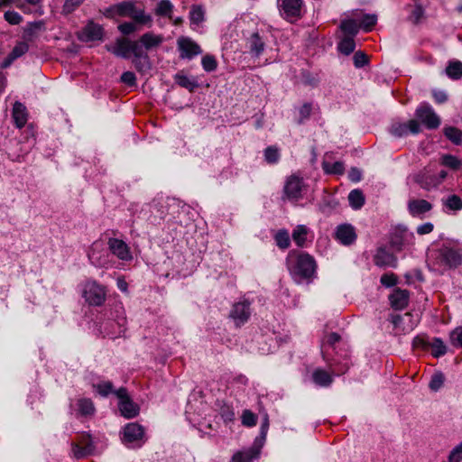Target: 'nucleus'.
Here are the masks:
<instances>
[{
    "mask_svg": "<svg viewBox=\"0 0 462 462\" xmlns=\"http://www.w3.org/2000/svg\"><path fill=\"white\" fill-rule=\"evenodd\" d=\"M106 291L104 286L96 281H87L83 284L82 297L91 306H101L106 300Z\"/></svg>",
    "mask_w": 462,
    "mask_h": 462,
    "instance_id": "7ed1b4c3",
    "label": "nucleus"
},
{
    "mask_svg": "<svg viewBox=\"0 0 462 462\" xmlns=\"http://www.w3.org/2000/svg\"><path fill=\"white\" fill-rule=\"evenodd\" d=\"M431 208L432 205L425 199H412L408 203V209L414 217L429 212Z\"/></svg>",
    "mask_w": 462,
    "mask_h": 462,
    "instance_id": "412c9836",
    "label": "nucleus"
},
{
    "mask_svg": "<svg viewBox=\"0 0 462 462\" xmlns=\"http://www.w3.org/2000/svg\"><path fill=\"white\" fill-rule=\"evenodd\" d=\"M29 51V44L27 42H17L7 57L1 64L2 69L8 68L15 60L24 55Z\"/></svg>",
    "mask_w": 462,
    "mask_h": 462,
    "instance_id": "4468645a",
    "label": "nucleus"
},
{
    "mask_svg": "<svg viewBox=\"0 0 462 462\" xmlns=\"http://www.w3.org/2000/svg\"><path fill=\"white\" fill-rule=\"evenodd\" d=\"M5 19L7 23L13 25L19 24L23 21L22 16L17 12L14 11L5 12Z\"/></svg>",
    "mask_w": 462,
    "mask_h": 462,
    "instance_id": "13d9d810",
    "label": "nucleus"
},
{
    "mask_svg": "<svg viewBox=\"0 0 462 462\" xmlns=\"http://www.w3.org/2000/svg\"><path fill=\"white\" fill-rule=\"evenodd\" d=\"M12 117L17 128H23L28 120L26 107L20 102H15L13 106Z\"/></svg>",
    "mask_w": 462,
    "mask_h": 462,
    "instance_id": "a211bd4d",
    "label": "nucleus"
},
{
    "mask_svg": "<svg viewBox=\"0 0 462 462\" xmlns=\"http://www.w3.org/2000/svg\"><path fill=\"white\" fill-rule=\"evenodd\" d=\"M103 37V28L97 23H88L80 33V39L84 42H94L101 40Z\"/></svg>",
    "mask_w": 462,
    "mask_h": 462,
    "instance_id": "2eb2a0df",
    "label": "nucleus"
},
{
    "mask_svg": "<svg viewBox=\"0 0 462 462\" xmlns=\"http://www.w3.org/2000/svg\"><path fill=\"white\" fill-rule=\"evenodd\" d=\"M273 238H274L276 245L280 249L285 250V249L289 248V246L291 245V238H290L289 232H288V230H286L284 228L279 229L275 233Z\"/></svg>",
    "mask_w": 462,
    "mask_h": 462,
    "instance_id": "473e14b6",
    "label": "nucleus"
},
{
    "mask_svg": "<svg viewBox=\"0 0 462 462\" xmlns=\"http://www.w3.org/2000/svg\"><path fill=\"white\" fill-rule=\"evenodd\" d=\"M175 82L189 91H193L196 88H198V83L195 79L189 78L187 75L182 72L177 73L174 76Z\"/></svg>",
    "mask_w": 462,
    "mask_h": 462,
    "instance_id": "72a5a7b5",
    "label": "nucleus"
},
{
    "mask_svg": "<svg viewBox=\"0 0 462 462\" xmlns=\"http://www.w3.org/2000/svg\"><path fill=\"white\" fill-rule=\"evenodd\" d=\"M114 9L118 15L130 17L136 23L149 25L152 23V16L145 14L143 9L137 8L134 2H122L115 5Z\"/></svg>",
    "mask_w": 462,
    "mask_h": 462,
    "instance_id": "f03ea898",
    "label": "nucleus"
},
{
    "mask_svg": "<svg viewBox=\"0 0 462 462\" xmlns=\"http://www.w3.org/2000/svg\"><path fill=\"white\" fill-rule=\"evenodd\" d=\"M286 263L291 275L297 282L310 278L315 273L316 262L309 254L291 251Z\"/></svg>",
    "mask_w": 462,
    "mask_h": 462,
    "instance_id": "f257e3e1",
    "label": "nucleus"
},
{
    "mask_svg": "<svg viewBox=\"0 0 462 462\" xmlns=\"http://www.w3.org/2000/svg\"><path fill=\"white\" fill-rule=\"evenodd\" d=\"M334 235L335 239L346 246L353 245L357 238L355 226L348 223L338 225Z\"/></svg>",
    "mask_w": 462,
    "mask_h": 462,
    "instance_id": "9b49d317",
    "label": "nucleus"
},
{
    "mask_svg": "<svg viewBox=\"0 0 462 462\" xmlns=\"http://www.w3.org/2000/svg\"><path fill=\"white\" fill-rule=\"evenodd\" d=\"M414 180L425 189H430L439 184L438 178L430 174L428 171H421L418 173L414 176Z\"/></svg>",
    "mask_w": 462,
    "mask_h": 462,
    "instance_id": "4be33fe9",
    "label": "nucleus"
},
{
    "mask_svg": "<svg viewBox=\"0 0 462 462\" xmlns=\"http://www.w3.org/2000/svg\"><path fill=\"white\" fill-rule=\"evenodd\" d=\"M392 323L396 328H400L403 333H408L413 330L417 325L415 321H412V315L411 313H405L402 316H393Z\"/></svg>",
    "mask_w": 462,
    "mask_h": 462,
    "instance_id": "dca6fc26",
    "label": "nucleus"
},
{
    "mask_svg": "<svg viewBox=\"0 0 462 462\" xmlns=\"http://www.w3.org/2000/svg\"><path fill=\"white\" fill-rule=\"evenodd\" d=\"M110 252L119 260L129 262L133 259V255L128 245L118 238H109L107 242Z\"/></svg>",
    "mask_w": 462,
    "mask_h": 462,
    "instance_id": "f8f14e48",
    "label": "nucleus"
},
{
    "mask_svg": "<svg viewBox=\"0 0 462 462\" xmlns=\"http://www.w3.org/2000/svg\"><path fill=\"white\" fill-rule=\"evenodd\" d=\"M242 424L245 427H254L257 422V416L250 410H245L241 416Z\"/></svg>",
    "mask_w": 462,
    "mask_h": 462,
    "instance_id": "09e8293b",
    "label": "nucleus"
},
{
    "mask_svg": "<svg viewBox=\"0 0 462 462\" xmlns=\"http://www.w3.org/2000/svg\"><path fill=\"white\" fill-rule=\"evenodd\" d=\"M130 52H132L135 58L134 62L137 69H140V64L143 62V64H148V56L143 53L142 45L139 42H131L130 41Z\"/></svg>",
    "mask_w": 462,
    "mask_h": 462,
    "instance_id": "b1692460",
    "label": "nucleus"
},
{
    "mask_svg": "<svg viewBox=\"0 0 462 462\" xmlns=\"http://www.w3.org/2000/svg\"><path fill=\"white\" fill-rule=\"evenodd\" d=\"M43 27L42 22H35L33 23H30L25 29H24V38L28 41H32L37 31L41 30Z\"/></svg>",
    "mask_w": 462,
    "mask_h": 462,
    "instance_id": "8fccbe9b",
    "label": "nucleus"
},
{
    "mask_svg": "<svg viewBox=\"0 0 462 462\" xmlns=\"http://www.w3.org/2000/svg\"><path fill=\"white\" fill-rule=\"evenodd\" d=\"M102 245L98 242L93 243L88 255L90 262L96 266H104L106 262L97 255V253L101 249Z\"/></svg>",
    "mask_w": 462,
    "mask_h": 462,
    "instance_id": "58836bf2",
    "label": "nucleus"
},
{
    "mask_svg": "<svg viewBox=\"0 0 462 462\" xmlns=\"http://www.w3.org/2000/svg\"><path fill=\"white\" fill-rule=\"evenodd\" d=\"M439 260L448 268H456L462 263V253L458 249L442 246L439 250Z\"/></svg>",
    "mask_w": 462,
    "mask_h": 462,
    "instance_id": "1a4fd4ad",
    "label": "nucleus"
},
{
    "mask_svg": "<svg viewBox=\"0 0 462 462\" xmlns=\"http://www.w3.org/2000/svg\"><path fill=\"white\" fill-rule=\"evenodd\" d=\"M177 48L180 58L182 60H192L202 53L201 47L190 37L180 36L177 39Z\"/></svg>",
    "mask_w": 462,
    "mask_h": 462,
    "instance_id": "39448f33",
    "label": "nucleus"
},
{
    "mask_svg": "<svg viewBox=\"0 0 462 462\" xmlns=\"http://www.w3.org/2000/svg\"><path fill=\"white\" fill-rule=\"evenodd\" d=\"M354 64L356 68H362L367 63V56L361 51H357L355 53L354 57Z\"/></svg>",
    "mask_w": 462,
    "mask_h": 462,
    "instance_id": "052dcab7",
    "label": "nucleus"
},
{
    "mask_svg": "<svg viewBox=\"0 0 462 462\" xmlns=\"http://www.w3.org/2000/svg\"><path fill=\"white\" fill-rule=\"evenodd\" d=\"M302 0H283L282 7L287 17H296L300 14Z\"/></svg>",
    "mask_w": 462,
    "mask_h": 462,
    "instance_id": "5701e85b",
    "label": "nucleus"
},
{
    "mask_svg": "<svg viewBox=\"0 0 462 462\" xmlns=\"http://www.w3.org/2000/svg\"><path fill=\"white\" fill-rule=\"evenodd\" d=\"M322 169L328 174H338L344 173L345 165L342 162H329L328 161L322 162Z\"/></svg>",
    "mask_w": 462,
    "mask_h": 462,
    "instance_id": "f704fd0d",
    "label": "nucleus"
},
{
    "mask_svg": "<svg viewBox=\"0 0 462 462\" xmlns=\"http://www.w3.org/2000/svg\"><path fill=\"white\" fill-rule=\"evenodd\" d=\"M304 189L303 180L297 175H291L285 182L284 196L289 200H298L302 198Z\"/></svg>",
    "mask_w": 462,
    "mask_h": 462,
    "instance_id": "0eeeda50",
    "label": "nucleus"
},
{
    "mask_svg": "<svg viewBox=\"0 0 462 462\" xmlns=\"http://www.w3.org/2000/svg\"><path fill=\"white\" fill-rule=\"evenodd\" d=\"M264 158L268 163H276L280 159V152L278 148L269 146L264 151Z\"/></svg>",
    "mask_w": 462,
    "mask_h": 462,
    "instance_id": "3c124183",
    "label": "nucleus"
},
{
    "mask_svg": "<svg viewBox=\"0 0 462 462\" xmlns=\"http://www.w3.org/2000/svg\"><path fill=\"white\" fill-rule=\"evenodd\" d=\"M107 50L116 56L127 58L130 53V40L126 38L117 39L114 45L107 46Z\"/></svg>",
    "mask_w": 462,
    "mask_h": 462,
    "instance_id": "aec40b11",
    "label": "nucleus"
},
{
    "mask_svg": "<svg viewBox=\"0 0 462 462\" xmlns=\"http://www.w3.org/2000/svg\"><path fill=\"white\" fill-rule=\"evenodd\" d=\"M94 389L102 396H107L114 392L113 383L109 381H103L93 385Z\"/></svg>",
    "mask_w": 462,
    "mask_h": 462,
    "instance_id": "a18cd8bd",
    "label": "nucleus"
},
{
    "mask_svg": "<svg viewBox=\"0 0 462 462\" xmlns=\"http://www.w3.org/2000/svg\"><path fill=\"white\" fill-rule=\"evenodd\" d=\"M121 81L128 86H134L136 82V77L134 72L125 71L121 76Z\"/></svg>",
    "mask_w": 462,
    "mask_h": 462,
    "instance_id": "0e129e2a",
    "label": "nucleus"
},
{
    "mask_svg": "<svg viewBox=\"0 0 462 462\" xmlns=\"http://www.w3.org/2000/svg\"><path fill=\"white\" fill-rule=\"evenodd\" d=\"M445 377L444 374L440 372L435 373L430 381L429 387L433 392H438L444 383Z\"/></svg>",
    "mask_w": 462,
    "mask_h": 462,
    "instance_id": "de8ad7c7",
    "label": "nucleus"
},
{
    "mask_svg": "<svg viewBox=\"0 0 462 462\" xmlns=\"http://www.w3.org/2000/svg\"><path fill=\"white\" fill-rule=\"evenodd\" d=\"M251 303L248 300H242L235 303L230 310L229 317L236 326L240 327L249 319L251 316Z\"/></svg>",
    "mask_w": 462,
    "mask_h": 462,
    "instance_id": "6e6552de",
    "label": "nucleus"
},
{
    "mask_svg": "<svg viewBox=\"0 0 462 462\" xmlns=\"http://www.w3.org/2000/svg\"><path fill=\"white\" fill-rule=\"evenodd\" d=\"M416 116L429 129H436L440 125V119L429 105H421L416 109Z\"/></svg>",
    "mask_w": 462,
    "mask_h": 462,
    "instance_id": "9d476101",
    "label": "nucleus"
},
{
    "mask_svg": "<svg viewBox=\"0 0 462 462\" xmlns=\"http://www.w3.org/2000/svg\"><path fill=\"white\" fill-rule=\"evenodd\" d=\"M365 201V199L362 190L356 189L349 192L348 202L353 209H360L364 206Z\"/></svg>",
    "mask_w": 462,
    "mask_h": 462,
    "instance_id": "7c9ffc66",
    "label": "nucleus"
},
{
    "mask_svg": "<svg viewBox=\"0 0 462 462\" xmlns=\"http://www.w3.org/2000/svg\"><path fill=\"white\" fill-rule=\"evenodd\" d=\"M434 226L430 222L424 223L422 225H420L417 227V233L420 236L430 234L433 231Z\"/></svg>",
    "mask_w": 462,
    "mask_h": 462,
    "instance_id": "69168bd1",
    "label": "nucleus"
},
{
    "mask_svg": "<svg viewBox=\"0 0 462 462\" xmlns=\"http://www.w3.org/2000/svg\"><path fill=\"white\" fill-rule=\"evenodd\" d=\"M433 97L435 101L439 104H443L448 100V95L443 90H434Z\"/></svg>",
    "mask_w": 462,
    "mask_h": 462,
    "instance_id": "774afa93",
    "label": "nucleus"
},
{
    "mask_svg": "<svg viewBox=\"0 0 462 462\" xmlns=\"http://www.w3.org/2000/svg\"><path fill=\"white\" fill-rule=\"evenodd\" d=\"M85 0H65L62 6L64 14H70L75 11Z\"/></svg>",
    "mask_w": 462,
    "mask_h": 462,
    "instance_id": "6e6d98bb",
    "label": "nucleus"
},
{
    "mask_svg": "<svg viewBox=\"0 0 462 462\" xmlns=\"http://www.w3.org/2000/svg\"><path fill=\"white\" fill-rule=\"evenodd\" d=\"M79 411L82 415H92L95 412L93 402L89 399H81L78 402Z\"/></svg>",
    "mask_w": 462,
    "mask_h": 462,
    "instance_id": "c03bdc74",
    "label": "nucleus"
},
{
    "mask_svg": "<svg viewBox=\"0 0 462 462\" xmlns=\"http://www.w3.org/2000/svg\"><path fill=\"white\" fill-rule=\"evenodd\" d=\"M313 381L320 386H328L332 383L331 375L324 370L318 369L313 373Z\"/></svg>",
    "mask_w": 462,
    "mask_h": 462,
    "instance_id": "e433bc0d",
    "label": "nucleus"
},
{
    "mask_svg": "<svg viewBox=\"0 0 462 462\" xmlns=\"http://www.w3.org/2000/svg\"><path fill=\"white\" fill-rule=\"evenodd\" d=\"M118 30L125 35H129L138 30L136 23L125 22L118 25Z\"/></svg>",
    "mask_w": 462,
    "mask_h": 462,
    "instance_id": "bf43d9fd",
    "label": "nucleus"
},
{
    "mask_svg": "<svg viewBox=\"0 0 462 462\" xmlns=\"http://www.w3.org/2000/svg\"><path fill=\"white\" fill-rule=\"evenodd\" d=\"M377 22V16L375 14H365L363 17L360 27L365 32H370Z\"/></svg>",
    "mask_w": 462,
    "mask_h": 462,
    "instance_id": "603ef678",
    "label": "nucleus"
},
{
    "mask_svg": "<svg viewBox=\"0 0 462 462\" xmlns=\"http://www.w3.org/2000/svg\"><path fill=\"white\" fill-rule=\"evenodd\" d=\"M201 65L205 71L212 72L217 68V61L213 55L207 54L201 60Z\"/></svg>",
    "mask_w": 462,
    "mask_h": 462,
    "instance_id": "49530a36",
    "label": "nucleus"
},
{
    "mask_svg": "<svg viewBox=\"0 0 462 462\" xmlns=\"http://www.w3.org/2000/svg\"><path fill=\"white\" fill-rule=\"evenodd\" d=\"M115 394L119 400V411L125 418L132 419L139 414V406L131 400L125 388L122 387L115 391Z\"/></svg>",
    "mask_w": 462,
    "mask_h": 462,
    "instance_id": "20e7f679",
    "label": "nucleus"
},
{
    "mask_svg": "<svg viewBox=\"0 0 462 462\" xmlns=\"http://www.w3.org/2000/svg\"><path fill=\"white\" fill-rule=\"evenodd\" d=\"M248 43H249V49H250V52L256 56V57H259L264 51V42L263 41V39L261 38V36L259 35L258 32H254L249 40H248Z\"/></svg>",
    "mask_w": 462,
    "mask_h": 462,
    "instance_id": "cd10ccee",
    "label": "nucleus"
},
{
    "mask_svg": "<svg viewBox=\"0 0 462 462\" xmlns=\"http://www.w3.org/2000/svg\"><path fill=\"white\" fill-rule=\"evenodd\" d=\"M442 163L453 170H457L462 165L461 161L453 155L443 156Z\"/></svg>",
    "mask_w": 462,
    "mask_h": 462,
    "instance_id": "5fc2aeb1",
    "label": "nucleus"
},
{
    "mask_svg": "<svg viewBox=\"0 0 462 462\" xmlns=\"http://www.w3.org/2000/svg\"><path fill=\"white\" fill-rule=\"evenodd\" d=\"M374 262L375 265L380 267L392 266L394 267L396 265V258L395 256L385 250L384 248H379L376 251V254L374 257Z\"/></svg>",
    "mask_w": 462,
    "mask_h": 462,
    "instance_id": "f3484780",
    "label": "nucleus"
},
{
    "mask_svg": "<svg viewBox=\"0 0 462 462\" xmlns=\"http://www.w3.org/2000/svg\"><path fill=\"white\" fill-rule=\"evenodd\" d=\"M206 11L201 5H193L190 6L189 21L191 25L199 26L205 21Z\"/></svg>",
    "mask_w": 462,
    "mask_h": 462,
    "instance_id": "bb28decb",
    "label": "nucleus"
},
{
    "mask_svg": "<svg viewBox=\"0 0 462 462\" xmlns=\"http://www.w3.org/2000/svg\"><path fill=\"white\" fill-rule=\"evenodd\" d=\"M442 202L450 210L458 211L462 209V199L457 195H449L442 199Z\"/></svg>",
    "mask_w": 462,
    "mask_h": 462,
    "instance_id": "ea45409f",
    "label": "nucleus"
},
{
    "mask_svg": "<svg viewBox=\"0 0 462 462\" xmlns=\"http://www.w3.org/2000/svg\"><path fill=\"white\" fill-rule=\"evenodd\" d=\"M259 450L255 448H250L245 450L237 451L232 457L231 462H252L258 457Z\"/></svg>",
    "mask_w": 462,
    "mask_h": 462,
    "instance_id": "393cba45",
    "label": "nucleus"
},
{
    "mask_svg": "<svg viewBox=\"0 0 462 462\" xmlns=\"http://www.w3.org/2000/svg\"><path fill=\"white\" fill-rule=\"evenodd\" d=\"M446 74L451 79H460L462 78V62L459 60L449 61L446 68Z\"/></svg>",
    "mask_w": 462,
    "mask_h": 462,
    "instance_id": "2f4dec72",
    "label": "nucleus"
},
{
    "mask_svg": "<svg viewBox=\"0 0 462 462\" xmlns=\"http://www.w3.org/2000/svg\"><path fill=\"white\" fill-rule=\"evenodd\" d=\"M420 130L417 120L411 119L407 123H395L392 125L391 133L397 137L407 135L409 133L418 134Z\"/></svg>",
    "mask_w": 462,
    "mask_h": 462,
    "instance_id": "ddd939ff",
    "label": "nucleus"
},
{
    "mask_svg": "<svg viewBox=\"0 0 462 462\" xmlns=\"http://www.w3.org/2000/svg\"><path fill=\"white\" fill-rule=\"evenodd\" d=\"M450 343L456 347H462V327L455 328L449 336Z\"/></svg>",
    "mask_w": 462,
    "mask_h": 462,
    "instance_id": "864d4df0",
    "label": "nucleus"
},
{
    "mask_svg": "<svg viewBox=\"0 0 462 462\" xmlns=\"http://www.w3.org/2000/svg\"><path fill=\"white\" fill-rule=\"evenodd\" d=\"M380 282L383 285H384L386 287H392L396 284L397 278L393 273H390V274L385 273V274L382 275Z\"/></svg>",
    "mask_w": 462,
    "mask_h": 462,
    "instance_id": "680f3d73",
    "label": "nucleus"
},
{
    "mask_svg": "<svg viewBox=\"0 0 462 462\" xmlns=\"http://www.w3.org/2000/svg\"><path fill=\"white\" fill-rule=\"evenodd\" d=\"M173 5L170 0H161L155 9V14L160 16H167L171 18Z\"/></svg>",
    "mask_w": 462,
    "mask_h": 462,
    "instance_id": "4c0bfd02",
    "label": "nucleus"
},
{
    "mask_svg": "<svg viewBox=\"0 0 462 462\" xmlns=\"http://www.w3.org/2000/svg\"><path fill=\"white\" fill-rule=\"evenodd\" d=\"M448 462H461L462 461V442L457 445L449 453L448 457Z\"/></svg>",
    "mask_w": 462,
    "mask_h": 462,
    "instance_id": "4d7b16f0",
    "label": "nucleus"
},
{
    "mask_svg": "<svg viewBox=\"0 0 462 462\" xmlns=\"http://www.w3.org/2000/svg\"><path fill=\"white\" fill-rule=\"evenodd\" d=\"M163 42L162 35H157L152 32H146L140 38V43L146 49L150 50L158 47Z\"/></svg>",
    "mask_w": 462,
    "mask_h": 462,
    "instance_id": "c756f323",
    "label": "nucleus"
},
{
    "mask_svg": "<svg viewBox=\"0 0 462 462\" xmlns=\"http://www.w3.org/2000/svg\"><path fill=\"white\" fill-rule=\"evenodd\" d=\"M445 136L457 145L462 144V131L453 127L448 126L444 128Z\"/></svg>",
    "mask_w": 462,
    "mask_h": 462,
    "instance_id": "c9c22d12",
    "label": "nucleus"
},
{
    "mask_svg": "<svg viewBox=\"0 0 462 462\" xmlns=\"http://www.w3.org/2000/svg\"><path fill=\"white\" fill-rule=\"evenodd\" d=\"M340 28L345 33L354 36L358 32L360 24H357L355 20L348 19L342 21Z\"/></svg>",
    "mask_w": 462,
    "mask_h": 462,
    "instance_id": "37998d69",
    "label": "nucleus"
},
{
    "mask_svg": "<svg viewBox=\"0 0 462 462\" xmlns=\"http://www.w3.org/2000/svg\"><path fill=\"white\" fill-rule=\"evenodd\" d=\"M412 346L416 348L425 349L428 346H430V343H428L423 337L418 336L413 339Z\"/></svg>",
    "mask_w": 462,
    "mask_h": 462,
    "instance_id": "338daca9",
    "label": "nucleus"
},
{
    "mask_svg": "<svg viewBox=\"0 0 462 462\" xmlns=\"http://www.w3.org/2000/svg\"><path fill=\"white\" fill-rule=\"evenodd\" d=\"M122 441L125 444L142 445L145 442L144 428L136 422L127 423L123 430Z\"/></svg>",
    "mask_w": 462,
    "mask_h": 462,
    "instance_id": "423d86ee",
    "label": "nucleus"
},
{
    "mask_svg": "<svg viewBox=\"0 0 462 462\" xmlns=\"http://www.w3.org/2000/svg\"><path fill=\"white\" fill-rule=\"evenodd\" d=\"M310 229L305 225H298L292 231L291 237L299 247L306 245Z\"/></svg>",
    "mask_w": 462,
    "mask_h": 462,
    "instance_id": "a878e982",
    "label": "nucleus"
},
{
    "mask_svg": "<svg viewBox=\"0 0 462 462\" xmlns=\"http://www.w3.org/2000/svg\"><path fill=\"white\" fill-rule=\"evenodd\" d=\"M355 47L356 43L352 37H345L340 41L337 46L338 51L345 55H349L352 53L355 50Z\"/></svg>",
    "mask_w": 462,
    "mask_h": 462,
    "instance_id": "79ce46f5",
    "label": "nucleus"
},
{
    "mask_svg": "<svg viewBox=\"0 0 462 462\" xmlns=\"http://www.w3.org/2000/svg\"><path fill=\"white\" fill-rule=\"evenodd\" d=\"M311 110H312V106L310 103H305L304 105H302L299 110L300 116L299 123H301L303 120L309 118L310 116Z\"/></svg>",
    "mask_w": 462,
    "mask_h": 462,
    "instance_id": "e2e57ef3",
    "label": "nucleus"
},
{
    "mask_svg": "<svg viewBox=\"0 0 462 462\" xmlns=\"http://www.w3.org/2000/svg\"><path fill=\"white\" fill-rule=\"evenodd\" d=\"M71 450L75 458L81 459L94 453L95 445L89 443L87 446L82 447L79 443L73 442L71 444Z\"/></svg>",
    "mask_w": 462,
    "mask_h": 462,
    "instance_id": "c85d7f7f",
    "label": "nucleus"
},
{
    "mask_svg": "<svg viewBox=\"0 0 462 462\" xmlns=\"http://www.w3.org/2000/svg\"><path fill=\"white\" fill-rule=\"evenodd\" d=\"M430 346L432 348V356L434 357L442 356L447 353V346L445 343L439 337L433 338Z\"/></svg>",
    "mask_w": 462,
    "mask_h": 462,
    "instance_id": "a19ab883",
    "label": "nucleus"
},
{
    "mask_svg": "<svg viewBox=\"0 0 462 462\" xmlns=\"http://www.w3.org/2000/svg\"><path fill=\"white\" fill-rule=\"evenodd\" d=\"M390 301L393 308L402 310L408 305L409 292L406 290L396 289L390 295Z\"/></svg>",
    "mask_w": 462,
    "mask_h": 462,
    "instance_id": "6ab92c4d",
    "label": "nucleus"
}]
</instances>
